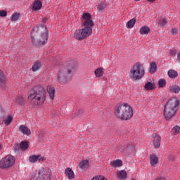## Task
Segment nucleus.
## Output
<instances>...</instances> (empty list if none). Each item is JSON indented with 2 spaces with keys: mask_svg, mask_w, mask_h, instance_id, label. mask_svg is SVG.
<instances>
[{
  "mask_svg": "<svg viewBox=\"0 0 180 180\" xmlns=\"http://www.w3.org/2000/svg\"><path fill=\"white\" fill-rule=\"evenodd\" d=\"M77 62L68 60L60 66L56 73V82L58 85H67L72 78V74L77 70Z\"/></svg>",
  "mask_w": 180,
  "mask_h": 180,
  "instance_id": "obj_1",
  "label": "nucleus"
},
{
  "mask_svg": "<svg viewBox=\"0 0 180 180\" xmlns=\"http://www.w3.org/2000/svg\"><path fill=\"white\" fill-rule=\"evenodd\" d=\"M82 26L83 28L76 30L74 33V37L76 40H85L92 34V27H94V21L92 15L89 13H84L81 17Z\"/></svg>",
  "mask_w": 180,
  "mask_h": 180,
  "instance_id": "obj_2",
  "label": "nucleus"
},
{
  "mask_svg": "<svg viewBox=\"0 0 180 180\" xmlns=\"http://www.w3.org/2000/svg\"><path fill=\"white\" fill-rule=\"evenodd\" d=\"M32 41L34 46H44L49 40V31L44 25H37L31 32Z\"/></svg>",
  "mask_w": 180,
  "mask_h": 180,
  "instance_id": "obj_3",
  "label": "nucleus"
},
{
  "mask_svg": "<svg viewBox=\"0 0 180 180\" xmlns=\"http://www.w3.org/2000/svg\"><path fill=\"white\" fill-rule=\"evenodd\" d=\"M114 115L119 120L127 122L131 120L134 115L133 107L127 103L119 104L115 107Z\"/></svg>",
  "mask_w": 180,
  "mask_h": 180,
  "instance_id": "obj_4",
  "label": "nucleus"
},
{
  "mask_svg": "<svg viewBox=\"0 0 180 180\" xmlns=\"http://www.w3.org/2000/svg\"><path fill=\"white\" fill-rule=\"evenodd\" d=\"M46 89L38 86L28 96V101L34 106H41L46 102Z\"/></svg>",
  "mask_w": 180,
  "mask_h": 180,
  "instance_id": "obj_5",
  "label": "nucleus"
},
{
  "mask_svg": "<svg viewBox=\"0 0 180 180\" xmlns=\"http://www.w3.org/2000/svg\"><path fill=\"white\" fill-rule=\"evenodd\" d=\"M179 108V99L176 97H172L166 103L164 109V116L166 120L172 119L176 114Z\"/></svg>",
  "mask_w": 180,
  "mask_h": 180,
  "instance_id": "obj_6",
  "label": "nucleus"
},
{
  "mask_svg": "<svg viewBox=\"0 0 180 180\" xmlns=\"http://www.w3.org/2000/svg\"><path fill=\"white\" fill-rule=\"evenodd\" d=\"M146 75V69L144 66L137 62L133 65V66L129 70V77L133 81H140Z\"/></svg>",
  "mask_w": 180,
  "mask_h": 180,
  "instance_id": "obj_7",
  "label": "nucleus"
},
{
  "mask_svg": "<svg viewBox=\"0 0 180 180\" xmlns=\"http://www.w3.org/2000/svg\"><path fill=\"white\" fill-rule=\"evenodd\" d=\"M52 175L51 169L42 167L38 172V174L32 175L30 180H51Z\"/></svg>",
  "mask_w": 180,
  "mask_h": 180,
  "instance_id": "obj_8",
  "label": "nucleus"
},
{
  "mask_svg": "<svg viewBox=\"0 0 180 180\" xmlns=\"http://www.w3.org/2000/svg\"><path fill=\"white\" fill-rule=\"evenodd\" d=\"M16 158L12 155H8L0 160V169H9L15 165Z\"/></svg>",
  "mask_w": 180,
  "mask_h": 180,
  "instance_id": "obj_9",
  "label": "nucleus"
},
{
  "mask_svg": "<svg viewBox=\"0 0 180 180\" xmlns=\"http://www.w3.org/2000/svg\"><path fill=\"white\" fill-rule=\"evenodd\" d=\"M121 150L124 153V154H127V155L136 154V146L130 142L122 144Z\"/></svg>",
  "mask_w": 180,
  "mask_h": 180,
  "instance_id": "obj_10",
  "label": "nucleus"
},
{
  "mask_svg": "<svg viewBox=\"0 0 180 180\" xmlns=\"http://www.w3.org/2000/svg\"><path fill=\"white\" fill-rule=\"evenodd\" d=\"M29 161L32 164H34L35 162H43V161H46V157L41 156V155H33L30 156Z\"/></svg>",
  "mask_w": 180,
  "mask_h": 180,
  "instance_id": "obj_11",
  "label": "nucleus"
},
{
  "mask_svg": "<svg viewBox=\"0 0 180 180\" xmlns=\"http://www.w3.org/2000/svg\"><path fill=\"white\" fill-rule=\"evenodd\" d=\"M46 91L49 94V97L50 101H54L56 98V88L53 85H48L46 87Z\"/></svg>",
  "mask_w": 180,
  "mask_h": 180,
  "instance_id": "obj_12",
  "label": "nucleus"
},
{
  "mask_svg": "<svg viewBox=\"0 0 180 180\" xmlns=\"http://www.w3.org/2000/svg\"><path fill=\"white\" fill-rule=\"evenodd\" d=\"M153 143L155 148H160V146H161V136L158 134H155Z\"/></svg>",
  "mask_w": 180,
  "mask_h": 180,
  "instance_id": "obj_13",
  "label": "nucleus"
},
{
  "mask_svg": "<svg viewBox=\"0 0 180 180\" xmlns=\"http://www.w3.org/2000/svg\"><path fill=\"white\" fill-rule=\"evenodd\" d=\"M19 131L24 134L25 136H30L32 134V131L25 125H20L19 127Z\"/></svg>",
  "mask_w": 180,
  "mask_h": 180,
  "instance_id": "obj_14",
  "label": "nucleus"
},
{
  "mask_svg": "<svg viewBox=\"0 0 180 180\" xmlns=\"http://www.w3.org/2000/svg\"><path fill=\"white\" fill-rule=\"evenodd\" d=\"M65 175H66L70 180H72L75 178V174L71 167H68L65 169Z\"/></svg>",
  "mask_w": 180,
  "mask_h": 180,
  "instance_id": "obj_15",
  "label": "nucleus"
},
{
  "mask_svg": "<svg viewBox=\"0 0 180 180\" xmlns=\"http://www.w3.org/2000/svg\"><path fill=\"white\" fill-rule=\"evenodd\" d=\"M94 75L96 78L101 79L105 75V69L103 68H98L95 70Z\"/></svg>",
  "mask_w": 180,
  "mask_h": 180,
  "instance_id": "obj_16",
  "label": "nucleus"
},
{
  "mask_svg": "<svg viewBox=\"0 0 180 180\" xmlns=\"http://www.w3.org/2000/svg\"><path fill=\"white\" fill-rule=\"evenodd\" d=\"M25 101V96H17L15 98V103L18 104L20 106H23Z\"/></svg>",
  "mask_w": 180,
  "mask_h": 180,
  "instance_id": "obj_17",
  "label": "nucleus"
},
{
  "mask_svg": "<svg viewBox=\"0 0 180 180\" xmlns=\"http://www.w3.org/2000/svg\"><path fill=\"white\" fill-rule=\"evenodd\" d=\"M42 6L43 4L41 3V1L39 0H35L33 3L32 11H40Z\"/></svg>",
  "mask_w": 180,
  "mask_h": 180,
  "instance_id": "obj_18",
  "label": "nucleus"
},
{
  "mask_svg": "<svg viewBox=\"0 0 180 180\" xmlns=\"http://www.w3.org/2000/svg\"><path fill=\"white\" fill-rule=\"evenodd\" d=\"M41 68V62L40 60L35 61L32 67V72H36V71H39Z\"/></svg>",
  "mask_w": 180,
  "mask_h": 180,
  "instance_id": "obj_19",
  "label": "nucleus"
},
{
  "mask_svg": "<svg viewBox=\"0 0 180 180\" xmlns=\"http://www.w3.org/2000/svg\"><path fill=\"white\" fill-rule=\"evenodd\" d=\"M150 164L152 167H155L158 164V157L155 154H152L150 156Z\"/></svg>",
  "mask_w": 180,
  "mask_h": 180,
  "instance_id": "obj_20",
  "label": "nucleus"
},
{
  "mask_svg": "<svg viewBox=\"0 0 180 180\" xmlns=\"http://www.w3.org/2000/svg\"><path fill=\"white\" fill-rule=\"evenodd\" d=\"M123 165V161L122 160L117 159L115 160H113L110 162V166L113 168H119Z\"/></svg>",
  "mask_w": 180,
  "mask_h": 180,
  "instance_id": "obj_21",
  "label": "nucleus"
},
{
  "mask_svg": "<svg viewBox=\"0 0 180 180\" xmlns=\"http://www.w3.org/2000/svg\"><path fill=\"white\" fill-rule=\"evenodd\" d=\"M4 85H6V76L0 69V86H4Z\"/></svg>",
  "mask_w": 180,
  "mask_h": 180,
  "instance_id": "obj_22",
  "label": "nucleus"
},
{
  "mask_svg": "<svg viewBox=\"0 0 180 180\" xmlns=\"http://www.w3.org/2000/svg\"><path fill=\"white\" fill-rule=\"evenodd\" d=\"M169 89L172 94H179L180 92V86L176 84L169 86Z\"/></svg>",
  "mask_w": 180,
  "mask_h": 180,
  "instance_id": "obj_23",
  "label": "nucleus"
},
{
  "mask_svg": "<svg viewBox=\"0 0 180 180\" xmlns=\"http://www.w3.org/2000/svg\"><path fill=\"white\" fill-rule=\"evenodd\" d=\"M117 177L118 178V179H126V178H127V172H126L125 170H120L117 173Z\"/></svg>",
  "mask_w": 180,
  "mask_h": 180,
  "instance_id": "obj_24",
  "label": "nucleus"
},
{
  "mask_svg": "<svg viewBox=\"0 0 180 180\" xmlns=\"http://www.w3.org/2000/svg\"><path fill=\"white\" fill-rule=\"evenodd\" d=\"M79 168L81 169H85V168H89V160H84L79 163Z\"/></svg>",
  "mask_w": 180,
  "mask_h": 180,
  "instance_id": "obj_25",
  "label": "nucleus"
},
{
  "mask_svg": "<svg viewBox=\"0 0 180 180\" xmlns=\"http://www.w3.org/2000/svg\"><path fill=\"white\" fill-rule=\"evenodd\" d=\"M167 75L169 78L174 79V78H176V77H178V72L175 70H169L167 72Z\"/></svg>",
  "mask_w": 180,
  "mask_h": 180,
  "instance_id": "obj_26",
  "label": "nucleus"
},
{
  "mask_svg": "<svg viewBox=\"0 0 180 180\" xmlns=\"http://www.w3.org/2000/svg\"><path fill=\"white\" fill-rule=\"evenodd\" d=\"M135 25H136V18H132L127 22L126 27H127V29H133Z\"/></svg>",
  "mask_w": 180,
  "mask_h": 180,
  "instance_id": "obj_27",
  "label": "nucleus"
},
{
  "mask_svg": "<svg viewBox=\"0 0 180 180\" xmlns=\"http://www.w3.org/2000/svg\"><path fill=\"white\" fill-rule=\"evenodd\" d=\"M145 89L146 91H153V89H155L154 88V82H148L144 86Z\"/></svg>",
  "mask_w": 180,
  "mask_h": 180,
  "instance_id": "obj_28",
  "label": "nucleus"
},
{
  "mask_svg": "<svg viewBox=\"0 0 180 180\" xmlns=\"http://www.w3.org/2000/svg\"><path fill=\"white\" fill-rule=\"evenodd\" d=\"M150 27L147 26H143L140 28L139 33L140 34H148L150 33Z\"/></svg>",
  "mask_w": 180,
  "mask_h": 180,
  "instance_id": "obj_29",
  "label": "nucleus"
},
{
  "mask_svg": "<svg viewBox=\"0 0 180 180\" xmlns=\"http://www.w3.org/2000/svg\"><path fill=\"white\" fill-rule=\"evenodd\" d=\"M157 71V64L155 62H153L150 64L149 72L150 74H154Z\"/></svg>",
  "mask_w": 180,
  "mask_h": 180,
  "instance_id": "obj_30",
  "label": "nucleus"
},
{
  "mask_svg": "<svg viewBox=\"0 0 180 180\" xmlns=\"http://www.w3.org/2000/svg\"><path fill=\"white\" fill-rule=\"evenodd\" d=\"M179 133H180V127L179 126L176 125L172 129V134H173L174 136H176V135L179 134Z\"/></svg>",
  "mask_w": 180,
  "mask_h": 180,
  "instance_id": "obj_31",
  "label": "nucleus"
},
{
  "mask_svg": "<svg viewBox=\"0 0 180 180\" xmlns=\"http://www.w3.org/2000/svg\"><path fill=\"white\" fill-rule=\"evenodd\" d=\"M158 23L160 26V27H164V26H167V23H168V21L164 18H160L158 19Z\"/></svg>",
  "mask_w": 180,
  "mask_h": 180,
  "instance_id": "obj_32",
  "label": "nucleus"
},
{
  "mask_svg": "<svg viewBox=\"0 0 180 180\" xmlns=\"http://www.w3.org/2000/svg\"><path fill=\"white\" fill-rule=\"evenodd\" d=\"M19 18H20V14L19 13H15L11 15V19L12 22H16Z\"/></svg>",
  "mask_w": 180,
  "mask_h": 180,
  "instance_id": "obj_33",
  "label": "nucleus"
},
{
  "mask_svg": "<svg viewBox=\"0 0 180 180\" xmlns=\"http://www.w3.org/2000/svg\"><path fill=\"white\" fill-rule=\"evenodd\" d=\"M20 147L22 150H27L29 148V143L26 141L21 142Z\"/></svg>",
  "mask_w": 180,
  "mask_h": 180,
  "instance_id": "obj_34",
  "label": "nucleus"
},
{
  "mask_svg": "<svg viewBox=\"0 0 180 180\" xmlns=\"http://www.w3.org/2000/svg\"><path fill=\"white\" fill-rule=\"evenodd\" d=\"M158 85L160 88H164L167 85V82L165 81V79H160L158 81Z\"/></svg>",
  "mask_w": 180,
  "mask_h": 180,
  "instance_id": "obj_35",
  "label": "nucleus"
},
{
  "mask_svg": "<svg viewBox=\"0 0 180 180\" xmlns=\"http://www.w3.org/2000/svg\"><path fill=\"white\" fill-rule=\"evenodd\" d=\"M12 120H13V118L11 115H8L5 120L6 126H9L12 123Z\"/></svg>",
  "mask_w": 180,
  "mask_h": 180,
  "instance_id": "obj_36",
  "label": "nucleus"
},
{
  "mask_svg": "<svg viewBox=\"0 0 180 180\" xmlns=\"http://www.w3.org/2000/svg\"><path fill=\"white\" fill-rule=\"evenodd\" d=\"M105 8H106V4H105L104 3H101L100 4H98L97 9L98 11H103Z\"/></svg>",
  "mask_w": 180,
  "mask_h": 180,
  "instance_id": "obj_37",
  "label": "nucleus"
},
{
  "mask_svg": "<svg viewBox=\"0 0 180 180\" xmlns=\"http://www.w3.org/2000/svg\"><path fill=\"white\" fill-rule=\"evenodd\" d=\"M91 180H106V179L103 176H96L91 179Z\"/></svg>",
  "mask_w": 180,
  "mask_h": 180,
  "instance_id": "obj_38",
  "label": "nucleus"
},
{
  "mask_svg": "<svg viewBox=\"0 0 180 180\" xmlns=\"http://www.w3.org/2000/svg\"><path fill=\"white\" fill-rule=\"evenodd\" d=\"M8 15V12L5 11V10L0 11V18H5Z\"/></svg>",
  "mask_w": 180,
  "mask_h": 180,
  "instance_id": "obj_39",
  "label": "nucleus"
},
{
  "mask_svg": "<svg viewBox=\"0 0 180 180\" xmlns=\"http://www.w3.org/2000/svg\"><path fill=\"white\" fill-rule=\"evenodd\" d=\"M171 33L172 34H174V35L178 34V28L176 27L172 28Z\"/></svg>",
  "mask_w": 180,
  "mask_h": 180,
  "instance_id": "obj_40",
  "label": "nucleus"
},
{
  "mask_svg": "<svg viewBox=\"0 0 180 180\" xmlns=\"http://www.w3.org/2000/svg\"><path fill=\"white\" fill-rule=\"evenodd\" d=\"M155 180H167V179H165V177L160 176L156 178Z\"/></svg>",
  "mask_w": 180,
  "mask_h": 180,
  "instance_id": "obj_41",
  "label": "nucleus"
},
{
  "mask_svg": "<svg viewBox=\"0 0 180 180\" xmlns=\"http://www.w3.org/2000/svg\"><path fill=\"white\" fill-rule=\"evenodd\" d=\"M177 61L180 63V51L177 54Z\"/></svg>",
  "mask_w": 180,
  "mask_h": 180,
  "instance_id": "obj_42",
  "label": "nucleus"
},
{
  "mask_svg": "<svg viewBox=\"0 0 180 180\" xmlns=\"http://www.w3.org/2000/svg\"><path fill=\"white\" fill-rule=\"evenodd\" d=\"M169 54H170L171 56H175V51H171L169 52Z\"/></svg>",
  "mask_w": 180,
  "mask_h": 180,
  "instance_id": "obj_43",
  "label": "nucleus"
},
{
  "mask_svg": "<svg viewBox=\"0 0 180 180\" xmlns=\"http://www.w3.org/2000/svg\"><path fill=\"white\" fill-rule=\"evenodd\" d=\"M47 20H48V18H43L42 22H43V23H46L47 22Z\"/></svg>",
  "mask_w": 180,
  "mask_h": 180,
  "instance_id": "obj_44",
  "label": "nucleus"
},
{
  "mask_svg": "<svg viewBox=\"0 0 180 180\" xmlns=\"http://www.w3.org/2000/svg\"><path fill=\"white\" fill-rule=\"evenodd\" d=\"M148 2H150L151 4H153V2H155V0H147Z\"/></svg>",
  "mask_w": 180,
  "mask_h": 180,
  "instance_id": "obj_45",
  "label": "nucleus"
},
{
  "mask_svg": "<svg viewBox=\"0 0 180 180\" xmlns=\"http://www.w3.org/2000/svg\"><path fill=\"white\" fill-rule=\"evenodd\" d=\"M169 160H171L172 161V160H174V156L170 157Z\"/></svg>",
  "mask_w": 180,
  "mask_h": 180,
  "instance_id": "obj_46",
  "label": "nucleus"
},
{
  "mask_svg": "<svg viewBox=\"0 0 180 180\" xmlns=\"http://www.w3.org/2000/svg\"><path fill=\"white\" fill-rule=\"evenodd\" d=\"M134 1H136L137 2V1H140V0H134Z\"/></svg>",
  "mask_w": 180,
  "mask_h": 180,
  "instance_id": "obj_47",
  "label": "nucleus"
},
{
  "mask_svg": "<svg viewBox=\"0 0 180 180\" xmlns=\"http://www.w3.org/2000/svg\"><path fill=\"white\" fill-rule=\"evenodd\" d=\"M0 149H1V145H0Z\"/></svg>",
  "mask_w": 180,
  "mask_h": 180,
  "instance_id": "obj_48",
  "label": "nucleus"
},
{
  "mask_svg": "<svg viewBox=\"0 0 180 180\" xmlns=\"http://www.w3.org/2000/svg\"><path fill=\"white\" fill-rule=\"evenodd\" d=\"M180 1V0H179Z\"/></svg>",
  "mask_w": 180,
  "mask_h": 180,
  "instance_id": "obj_49",
  "label": "nucleus"
}]
</instances>
